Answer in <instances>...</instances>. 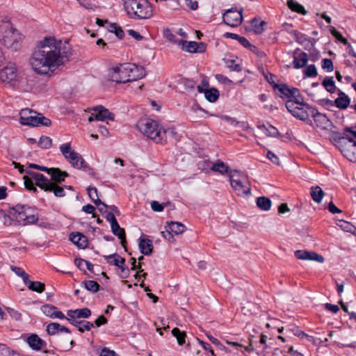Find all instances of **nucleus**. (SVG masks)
I'll return each mask as SVG.
<instances>
[{"label":"nucleus","mask_w":356,"mask_h":356,"mask_svg":"<svg viewBox=\"0 0 356 356\" xmlns=\"http://www.w3.org/2000/svg\"><path fill=\"white\" fill-rule=\"evenodd\" d=\"M71 55L68 42L47 36L38 42L29 62L37 74H47L50 70L64 65Z\"/></svg>","instance_id":"1"},{"label":"nucleus","mask_w":356,"mask_h":356,"mask_svg":"<svg viewBox=\"0 0 356 356\" xmlns=\"http://www.w3.org/2000/svg\"><path fill=\"white\" fill-rule=\"evenodd\" d=\"M0 220L5 225L10 226L14 220L24 224L35 223L38 217L35 214V209L31 207L20 204L10 206L3 203L0 209Z\"/></svg>","instance_id":"2"},{"label":"nucleus","mask_w":356,"mask_h":356,"mask_svg":"<svg viewBox=\"0 0 356 356\" xmlns=\"http://www.w3.org/2000/svg\"><path fill=\"white\" fill-rule=\"evenodd\" d=\"M136 127L143 135L157 144H165L168 136L174 134L172 130L163 129L156 120L149 118L140 120Z\"/></svg>","instance_id":"3"},{"label":"nucleus","mask_w":356,"mask_h":356,"mask_svg":"<svg viewBox=\"0 0 356 356\" xmlns=\"http://www.w3.org/2000/svg\"><path fill=\"white\" fill-rule=\"evenodd\" d=\"M27 173L31 176V178L24 176V182L26 188L28 190L33 191V192L37 191V188L32 181L33 179L35 180V184L44 191L53 192L56 197H61L64 196L63 188L56 185L54 182H51L42 174L34 172H27Z\"/></svg>","instance_id":"4"},{"label":"nucleus","mask_w":356,"mask_h":356,"mask_svg":"<svg viewBox=\"0 0 356 356\" xmlns=\"http://www.w3.org/2000/svg\"><path fill=\"white\" fill-rule=\"evenodd\" d=\"M125 7L129 13H132L139 19H147L153 15L152 6L147 0H127Z\"/></svg>","instance_id":"5"},{"label":"nucleus","mask_w":356,"mask_h":356,"mask_svg":"<svg viewBox=\"0 0 356 356\" xmlns=\"http://www.w3.org/2000/svg\"><path fill=\"white\" fill-rule=\"evenodd\" d=\"M68 318L67 320L69 323L75 326L78 327L79 324H82L83 327H79V331L83 332L84 330L89 331L93 327V324L89 321L84 320L78 321L76 318H87L90 316L91 311L90 309L85 307L81 309H76L74 310H68L67 312Z\"/></svg>","instance_id":"6"},{"label":"nucleus","mask_w":356,"mask_h":356,"mask_svg":"<svg viewBox=\"0 0 356 356\" xmlns=\"http://www.w3.org/2000/svg\"><path fill=\"white\" fill-rule=\"evenodd\" d=\"M60 150L65 159L74 167L84 171L90 170L82 156L75 152L71 147L70 143H67L60 146Z\"/></svg>","instance_id":"7"},{"label":"nucleus","mask_w":356,"mask_h":356,"mask_svg":"<svg viewBox=\"0 0 356 356\" xmlns=\"http://www.w3.org/2000/svg\"><path fill=\"white\" fill-rule=\"evenodd\" d=\"M19 115L20 122L24 125L49 127L51 124L49 118L29 108L22 109Z\"/></svg>","instance_id":"8"},{"label":"nucleus","mask_w":356,"mask_h":356,"mask_svg":"<svg viewBox=\"0 0 356 356\" xmlns=\"http://www.w3.org/2000/svg\"><path fill=\"white\" fill-rule=\"evenodd\" d=\"M230 184L238 196H243L250 193V186L245 175L235 170L230 172Z\"/></svg>","instance_id":"9"},{"label":"nucleus","mask_w":356,"mask_h":356,"mask_svg":"<svg viewBox=\"0 0 356 356\" xmlns=\"http://www.w3.org/2000/svg\"><path fill=\"white\" fill-rule=\"evenodd\" d=\"M19 39V34L10 22H3L0 24V40L4 46L10 48Z\"/></svg>","instance_id":"10"},{"label":"nucleus","mask_w":356,"mask_h":356,"mask_svg":"<svg viewBox=\"0 0 356 356\" xmlns=\"http://www.w3.org/2000/svg\"><path fill=\"white\" fill-rule=\"evenodd\" d=\"M339 149L349 161L356 162V140L349 136L341 137L338 141Z\"/></svg>","instance_id":"11"},{"label":"nucleus","mask_w":356,"mask_h":356,"mask_svg":"<svg viewBox=\"0 0 356 356\" xmlns=\"http://www.w3.org/2000/svg\"><path fill=\"white\" fill-rule=\"evenodd\" d=\"M128 67L127 64H119L108 70V80L117 83L129 82Z\"/></svg>","instance_id":"12"},{"label":"nucleus","mask_w":356,"mask_h":356,"mask_svg":"<svg viewBox=\"0 0 356 356\" xmlns=\"http://www.w3.org/2000/svg\"><path fill=\"white\" fill-rule=\"evenodd\" d=\"M305 104L306 103L300 102L298 99L296 100L289 99L286 102V108L296 118L300 120H306Z\"/></svg>","instance_id":"13"},{"label":"nucleus","mask_w":356,"mask_h":356,"mask_svg":"<svg viewBox=\"0 0 356 356\" xmlns=\"http://www.w3.org/2000/svg\"><path fill=\"white\" fill-rule=\"evenodd\" d=\"M17 71L15 64H9L0 70V81L5 84H14L17 81Z\"/></svg>","instance_id":"14"},{"label":"nucleus","mask_w":356,"mask_h":356,"mask_svg":"<svg viewBox=\"0 0 356 356\" xmlns=\"http://www.w3.org/2000/svg\"><path fill=\"white\" fill-rule=\"evenodd\" d=\"M243 21L242 11L233 8L227 10L223 14V22L228 26L235 27L239 26Z\"/></svg>","instance_id":"15"},{"label":"nucleus","mask_w":356,"mask_h":356,"mask_svg":"<svg viewBox=\"0 0 356 356\" xmlns=\"http://www.w3.org/2000/svg\"><path fill=\"white\" fill-rule=\"evenodd\" d=\"M106 119L113 120L114 119V115L110 113L109 111L104 106H99L93 108V113H92L88 118V121L92 122L95 120L103 121Z\"/></svg>","instance_id":"16"},{"label":"nucleus","mask_w":356,"mask_h":356,"mask_svg":"<svg viewBox=\"0 0 356 356\" xmlns=\"http://www.w3.org/2000/svg\"><path fill=\"white\" fill-rule=\"evenodd\" d=\"M129 82L140 79L145 76V70L143 67L135 64L127 63Z\"/></svg>","instance_id":"17"},{"label":"nucleus","mask_w":356,"mask_h":356,"mask_svg":"<svg viewBox=\"0 0 356 356\" xmlns=\"http://www.w3.org/2000/svg\"><path fill=\"white\" fill-rule=\"evenodd\" d=\"M294 254L297 259L301 260L316 261L319 263L324 261V258L322 255L312 251L298 250L295 251Z\"/></svg>","instance_id":"18"},{"label":"nucleus","mask_w":356,"mask_h":356,"mask_svg":"<svg viewBox=\"0 0 356 356\" xmlns=\"http://www.w3.org/2000/svg\"><path fill=\"white\" fill-rule=\"evenodd\" d=\"M278 91L280 92V97L282 98H290V99L296 100L299 96V90L296 88H289L285 84L275 85Z\"/></svg>","instance_id":"19"},{"label":"nucleus","mask_w":356,"mask_h":356,"mask_svg":"<svg viewBox=\"0 0 356 356\" xmlns=\"http://www.w3.org/2000/svg\"><path fill=\"white\" fill-rule=\"evenodd\" d=\"M29 346L33 350L40 351L46 348L47 343L36 334H30L26 339Z\"/></svg>","instance_id":"20"},{"label":"nucleus","mask_w":356,"mask_h":356,"mask_svg":"<svg viewBox=\"0 0 356 356\" xmlns=\"http://www.w3.org/2000/svg\"><path fill=\"white\" fill-rule=\"evenodd\" d=\"M338 95V97L334 102L328 100L330 105H334L337 108L342 110L346 109L350 103L349 97L341 90H339Z\"/></svg>","instance_id":"21"},{"label":"nucleus","mask_w":356,"mask_h":356,"mask_svg":"<svg viewBox=\"0 0 356 356\" xmlns=\"http://www.w3.org/2000/svg\"><path fill=\"white\" fill-rule=\"evenodd\" d=\"M70 239L79 248L84 249L88 244L87 237L80 232L72 233L70 236Z\"/></svg>","instance_id":"22"},{"label":"nucleus","mask_w":356,"mask_h":356,"mask_svg":"<svg viewBox=\"0 0 356 356\" xmlns=\"http://www.w3.org/2000/svg\"><path fill=\"white\" fill-rule=\"evenodd\" d=\"M111 227L113 234L118 237L120 240L121 245L124 248L125 250H127V241L124 229L120 227L118 222L111 225Z\"/></svg>","instance_id":"23"},{"label":"nucleus","mask_w":356,"mask_h":356,"mask_svg":"<svg viewBox=\"0 0 356 356\" xmlns=\"http://www.w3.org/2000/svg\"><path fill=\"white\" fill-rule=\"evenodd\" d=\"M106 259H111L113 258V260L112 261H108L111 265H114L115 266H118L119 268L121 269L122 272L124 273V271H127L128 273L129 268L124 266L125 259L124 258H122L120 256H119L117 253H114L111 255L104 256Z\"/></svg>","instance_id":"24"},{"label":"nucleus","mask_w":356,"mask_h":356,"mask_svg":"<svg viewBox=\"0 0 356 356\" xmlns=\"http://www.w3.org/2000/svg\"><path fill=\"white\" fill-rule=\"evenodd\" d=\"M51 175V179L56 183H60L64 181L65 178L68 177V173L65 171H61L59 168H51L48 172Z\"/></svg>","instance_id":"25"},{"label":"nucleus","mask_w":356,"mask_h":356,"mask_svg":"<svg viewBox=\"0 0 356 356\" xmlns=\"http://www.w3.org/2000/svg\"><path fill=\"white\" fill-rule=\"evenodd\" d=\"M138 246L143 254L149 256L152 254L153 244L151 240L148 238H140Z\"/></svg>","instance_id":"26"},{"label":"nucleus","mask_w":356,"mask_h":356,"mask_svg":"<svg viewBox=\"0 0 356 356\" xmlns=\"http://www.w3.org/2000/svg\"><path fill=\"white\" fill-rule=\"evenodd\" d=\"M316 125L321 129H326L330 124V120L325 114L319 113L318 111L313 116Z\"/></svg>","instance_id":"27"},{"label":"nucleus","mask_w":356,"mask_h":356,"mask_svg":"<svg viewBox=\"0 0 356 356\" xmlns=\"http://www.w3.org/2000/svg\"><path fill=\"white\" fill-rule=\"evenodd\" d=\"M330 31L331 34L335 37L338 40L341 41L344 44H348L350 48L349 54L350 55L356 58V54L353 51L350 44L348 42V40L344 38L342 35L334 27H330Z\"/></svg>","instance_id":"28"},{"label":"nucleus","mask_w":356,"mask_h":356,"mask_svg":"<svg viewBox=\"0 0 356 356\" xmlns=\"http://www.w3.org/2000/svg\"><path fill=\"white\" fill-rule=\"evenodd\" d=\"M310 194L313 200H321L325 195L330 199L333 198L332 196H330L327 193H325L318 186H312Z\"/></svg>","instance_id":"29"},{"label":"nucleus","mask_w":356,"mask_h":356,"mask_svg":"<svg viewBox=\"0 0 356 356\" xmlns=\"http://www.w3.org/2000/svg\"><path fill=\"white\" fill-rule=\"evenodd\" d=\"M308 60V56L305 52H301L298 56H294L293 67L296 69L303 67L306 65Z\"/></svg>","instance_id":"30"},{"label":"nucleus","mask_w":356,"mask_h":356,"mask_svg":"<svg viewBox=\"0 0 356 356\" xmlns=\"http://www.w3.org/2000/svg\"><path fill=\"white\" fill-rule=\"evenodd\" d=\"M165 228H168L169 230H170L172 234H179L185 232L186 230V226L179 222H175L171 221L170 222L168 223V225L165 226Z\"/></svg>","instance_id":"31"},{"label":"nucleus","mask_w":356,"mask_h":356,"mask_svg":"<svg viewBox=\"0 0 356 356\" xmlns=\"http://www.w3.org/2000/svg\"><path fill=\"white\" fill-rule=\"evenodd\" d=\"M178 45L181 47V49L186 51L190 53H196V49L197 46V42L194 41H186L179 40L178 42Z\"/></svg>","instance_id":"32"},{"label":"nucleus","mask_w":356,"mask_h":356,"mask_svg":"<svg viewBox=\"0 0 356 356\" xmlns=\"http://www.w3.org/2000/svg\"><path fill=\"white\" fill-rule=\"evenodd\" d=\"M29 290L33 291H35L38 293H42L45 289L44 284L38 282V281H31L29 280L27 281V284H26Z\"/></svg>","instance_id":"33"},{"label":"nucleus","mask_w":356,"mask_h":356,"mask_svg":"<svg viewBox=\"0 0 356 356\" xmlns=\"http://www.w3.org/2000/svg\"><path fill=\"white\" fill-rule=\"evenodd\" d=\"M287 5L289 8L294 12H296L302 15L307 14V11L305 10V8L301 4H300L299 3L294 0H288Z\"/></svg>","instance_id":"34"},{"label":"nucleus","mask_w":356,"mask_h":356,"mask_svg":"<svg viewBox=\"0 0 356 356\" xmlns=\"http://www.w3.org/2000/svg\"><path fill=\"white\" fill-rule=\"evenodd\" d=\"M172 334L176 337L177 343L179 346H182L185 343V339L186 334L184 331H181L179 328L175 327L172 330Z\"/></svg>","instance_id":"35"},{"label":"nucleus","mask_w":356,"mask_h":356,"mask_svg":"<svg viewBox=\"0 0 356 356\" xmlns=\"http://www.w3.org/2000/svg\"><path fill=\"white\" fill-rule=\"evenodd\" d=\"M322 85L325 89L330 93L334 92L337 88L333 80V77L326 76L323 79Z\"/></svg>","instance_id":"36"},{"label":"nucleus","mask_w":356,"mask_h":356,"mask_svg":"<svg viewBox=\"0 0 356 356\" xmlns=\"http://www.w3.org/2000/svg\"><path fill=\"white\" fill-rule=\"evenodd\" d=\"M337 225H339L343 230L356 236V227L354 226L352 223L341 220H339Z\"/></svg>","instance_id":"37"},{"label":"nucleus","mask_w":356,"mask_h":356,"mask_svg":"<svg viewBox=\"0 0 356 356\" xmlns=\"http://www.w3.org/2000/svg\"><path fill=\"white\" fill-rule=\"evenodd\" d=\"M204 96L210 102H215L219 97V92L216 88H210L204 90Z\"/></svg>","instance_id":"38"},{"label":"nucleus","mask_w":356,"mask_h":356,"mask_svg":"<svg viewBox=\"0 0 356 356\" xmlns=\"http://www.w3.org/2000/svg\"><path fill=\"white\" fill-rule=\"evenodd\" d=\"M266 24V22L264 21L259 22L256 18L252 19L251 21V26L252 27V29L254 32L257 34H261L264 31V25Z\"/></svg>","instance_id":"39"},{"label":"nucleus","mask_w":356,"mask_h":356,"mask_svg":"<svg viewBox=\"0 0 356 356\" xmlns=\"http://www.w3.org/2000/svg\"><path fill=\"white\" fill-rule=\"evenodd\" d=\"M82 285L89 291L92 293H96L99 290V284L94 280H88L82 282Z\"/></svg>","instance_id":"40"},{"label":"nucleus","mask_w":356,"mask_h":356,"mask_svg":"<svg viewBox=\"0 0 356 356\" xmlns=\"http://www.w3.org/2000/svg\"><path fill=\"white\" fill-rule=\"evenodd\" d=\"M211 169L213 171L218 172L220 174L223 175L228 172L229 167L227 166L223 162L219 161L217 162L216 163L213 164L212 166L211 167Z\"/></svg>","instance_id":"41"},{"label":"nucleus","mask_w":356,"mask_h":356,"mask_svg":"<svg viewBox=\"0 0 356 356\" xmlns=\"http://www.w3.org/2000/svg\"><path fill=\"white\" fill-rule=\"evenodd\" d=\"M11 270L19 277H21L25 284H27V281L29 280V275L21 268L11 266Z\"/></svg>","instance_id":"42"},{"label":"nucleus","mask_w":356,"mask_h":356,"mask_svg":"<svg viewBox=\"0 0 356 356\" xmlns=\"http://www.w3.org/2000/svg\"><path fill=\"white\" fill-rule=\"evenodd\" d=\"M108 29L111 33H114L119 39H122L124 36L123 30L116 24H111Z\"/></svg>","instance_id":"43"},{"label":"nucleus","mask_w":356,"mask_h":356,"mask_svg":"<svg viewBox=\"0 0 356 356\" xmlns=\"http://www.w3.org/2000/svg\"><path fill=\"white\" fill-rule=\"evenodd\" d=\"M55 309H57V307L52 305L47 304L41 307L43 314L50 318H52Z\"/></svg>","instance_id":"44"},{"label":"nucleus","mask_w":356,"mask_h":356,"mask_svg":"<svg viewBox=\"0 0 356 356\" xmlns=\"http://www.w3.org/2000/svg\"><path fill=\"white\" fill-rule=\"evenodd\" d=\"M52 140L51 138L48 136H41L38 145L42 149H48L51 146Z\"/></svg>","instance_id":"45"},{"label":"nucleus","mask_w":356,"mask_h":356,"mask_svg":"<svg viewBox=\"0 0 356 356\" xmlns=\"http://www.w3.org/2000/svg\"><path fill=\"white\" fill-rule=\"evenodd\" d=\"M170 202H163L161 204L159 202H152L151 208L154 211L161 212L165 207L170 205Z\"/></svg>","instance_id":"46"},{"label":"nucleus","mask_w":356,"mask_h":356,"mask_svg":"<svg viewBox=\"0 0 356 356\" xmlns=\"http://www.w3.org/2000/svg\"><path fill=\"white\" fill-rule=\"evenodd\" d=\"M60 324L58 323H50L47 325L46 331L49 335H55L59 332Z\"/></svg>","instance_id":"47"},{"label":"nucleus","mask_w":356,"mask_h":356,"mask_svg":"<svg viewBox=\"0 0 356 356\" xmlns=\"http://www.w3.org/2000/svg\"><path fill=\"white\" fill-rule=\"evenodd\" d=\"M87 193L90 200H101L95 187L89 186L87 188Z\"/></svg>","instance_id":"48"},{"label":"nucleus","mask_w":356,"mask_h":356,"mask_svg":"<svg viewBox=\"0 0 356 356\" xmlns=\"http://www.w3.org/2000/svg\"><path fill=\"white\" fill-rule=\"evenodd\" d=\"M305 74L307 77H316L318 74L317 70L314 65H308L305 71Z\"/></svg>","instance_id":"49"},{"label":"nucleus","mask_w":356,"mask_h":356,"mask_svg":"<svg viewBox=\"0 0 356 356\" xmlns=\"http://www.w3.org/2000/svg\"><path fill=\"white\" fill-rule=\"evenodd\" d=\"M322 68L328 72H332L334 66L332 60L330 58H323L322 60Z\"/></svg>","instance_id":"50"},{"label":"nucleus","mask_w":356,"mask_h":356,"mask_svg":"<svg viewBox=\"0 0 356 356\" xmlns=\"http://www.w3.org/2000/svg\"><path fill=\"white\" fill-rule=\"evenodd\" d=\"M317 111L318 110L316 108L311 106L308 104H306L305 105V115H307L306 120L309 119L310 117L313 118L315 113H316Z\"/></svg>","instance_id":"51"},{"label":"nucleus","mask_w":356,"mask_h":356,"mask_svg":"<svg viewBox=\"0 0 356 356\" xmlns=\"http://www.w3.org/2000/svg\"><path fill=\"white\" fill-rule=\"evenodd\" d=\"M263 127L266 130V135L268 136L276 137L279 135L278 130L273 126H269L268 128H266L265 126H263Z\"/></svg>","instance_id":"52"},{"label":"nucleus","mask_w":356,"mask_h":356,"mask_svg":"<svg viewBox=\"0 0 356 356\" xmlns=\"http://www.w3.org/2000/svg\"><path fill=\"white\" fill-rule=\"evenodd\" d=\"M164 36L168 41L178 44L179 40L176 39V36L170 31V29L164 31Z\"/></svg>","instance_id":"53"},{"label":"nucleus","mask_w":356,"mask_h":356,"mask_svg":"<svg viewBox=\"0 0 356 356\" xmlns=\"http://www.w3.org/2000/svg\"><path fill=\"white\" fill-rule=\"evenodd\" d=\"M104 215L106 220L111 222V225L118 222L113 212L106 210L104 211Z\"/></svg>","instance_id":"54"},{"label":"nucleus","mask_w":356,"mask_h":356,"mask_svg":"<svg viewBox=\"0 0 356 356\" xmlns=\"http://www.w3.org/2000/svg\"><path fill=\"white\" fill-rule=\"evenodd\" d=\"M207 336L208 339H209V341L213 344L216 346L219 349H220V350H225L226 349L225 346H223L218 339L213 337V336H211L210 334H207Z\"/></svg>","instance_id":"55"},{"label":"nucleus","mask_w":356,"mask_h":356,"mask_svg":"<svg viewBox=\"0 0 356 356\" xmlns=\"http://www.w3.org/2000/svg\"><path fill=\"white\" fill-rule=\"evenodd\" d=\"M163 237L168 240L169 242H175V238L172 235V232H170V230H169L168 228H165V232H161Z\"/></svg>","instance_id":"56"},{"label":"nucleus","mask_w":356,"mask_h":356,"mask_svg":"<svg viewBox=\"0 0 356 356\" xmlns=\"http://www.w3.org/2000/svg\"><path fill=\"white\" fill-rule=\"evenodd\" d=\"M257 206L261 210L268 211L270 209L271 202H256Z\"/></svg>","instance_id":"57"},{"label":"nucleus","mask_w":356,"mask_h":356,"mask_svg":"<svg viewBox=\"0 0 356 356\" xmlns=\"http://www.w3.org/2000/svg\"><path fill=\"white\" fill-rule=\"evenodd\" d=\"M5 350H6V351L4 353V355H3V356H24V355L21 354L16 350H12L11 348H10L8 346Z\"/></svg>","instance_id":"58"},{"label":"nucleus","mask_w":356,"mask_h":356,"mask_svg":"<svg viewBox=\"0 0 356 356\" xmlns=\"http://www.w3.org/2000/svg\"><path fill=\"white\" fill-rule=\"evenodd\" d=\"M227 67L232 71L240 72L241 70V66L236 63L234 60L229 61Z\"/></svg>","instance_id":"59"},{"label":"nucleus","mask_w":356,"mask_h":356,"mask_svg":"<svg viewBox=\"0 0 356 356\" xmlns=\"http://www.w3.org/2000/svg\"><path fill=\"white\" fill-rule=\"evenodd\" d=\"M267 157L269 160H270L273 163L279 165L280 159L277 155H275L273 152L268 151L267 152Z\"/></svg>","instance_id":"60"},{"label":"nucleus","mask_w":356,"mask_h":356,"mask_svg":"<svg viewBox=\"0 0 356 356\" xmlns=\"http://www.w3.org/2000/svg\"><path fill=\"white\" fill-rule=\"evenodd\" d=\"M327 209L332 213H341V210L337 207L332 202H330L327 207Z\"/></svg>","instance_id":"61"},{"label":"nucleus","mask_w":356,"mask_h":356,"mask_svg":"<svg viewBox=\"0 0 356 356\" xmlns=\"http://www.w3.org/2000/svg\"><path fill=\"white\" fill-rule=\"evenodd\" d=\"M108 323V320L103 315L99 316L95 321V324L97 327H100L102 325H105Z\"/></svg>","instance_id":"62"},{"label":"nucleus","mask_w":356,"mask_h":356,"mask_svg":"<svg viewBox=\"0 0 356 356\" xmlns=\"http://www.w3.org/2000/svg\"><path fill=\"white\" fill-rule=\"evenodd\" d=\"M294 335L303 339L305 336H307V334L305 333L303 331L300 330L298 327H294L293 329H291Z\"/></svg>","instance_id":"63"},{"label":"nucleus","mask_w":356,"mask_h":356,"mask_svg":"<svg viewBox=\"0 0 356 356\" xmlns=\"http://www.w3.org/2000/svg\"><path fill=\"white\" fill-rule=\"evenodd\" d=\"M128 34L129 35H131V37H133L135 40H138V41H140L141 40H143V37L137 31L133 30V29H129L128 30Z\"/></svg>","instance_id":"64"}]
</instances>
